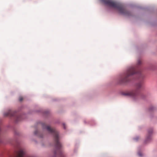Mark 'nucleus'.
Wrapping results in <instances>:
<instances>
[{
	"label": "nucleus",
	"mask_w": 157,
	"mask_h": 157,
	"mask_svg": "<svg viewBox=\"0 0 157 157\" xmlns=\"http://www.w3.org/2000/svg\"><path fill=\"white\" fill-rule=\"evenodd\" d=\"M142 64L140 60L138 61L136 66L131 67L128 68L126 72L122 76L120 79L121 83H124L129 81V77L134 74L137 73L139 75V78L141 79L139 82L136 85V89L130 91H126L122 93L123 95L131 97L134 98H136L140 94V90L142 88L143 86V81L142 80L144 77L143 75L141 74L140 66Z\"/></svg>",
	"instance_id": "f257e3e1"
},
{
	"label": "nucleus",
	"mask_w": 157,
	"mask_h": 157,
	"mask_svg": "<svg viewBox=\"0 0 157 157\" xmlns=\"http://www.w3.org/2000/svg\"><path fill=\"white\" fill-rule=\"evenodd\" d=\"M42 125L43 129H46L49 133L53 136L54 145L56 149L54 152L55 154L58 155L59 157H64L63 152L60 149L62 145L59 141V134L58 132L55 129L51 128L50 126L47 125L45 123H42Z\"/></svg>",
	"instance_id": "f03ea898"
},
{
	"label": "nucleus",
	"mask_w": 157,
	"mask_h": 157,
	"mask_svg": "<svg viewBox=\"0 0 157 157\" xmlns=\"http://www.w3.org/2000/svg\"><path fill=\"white\" fill-rule=\"evenodd\" d=\"M34 134L35 135H37V136H39L40 137H43V136L42 135H40L38 134V131H36L34 132Z\"/></svg>",
	"instance_id": "423d86ee"
},
{
	"label": "nucleus",
	"mask_w": 157,
	"mask_h": 157,
	"mask_svg": "<svg viewBox=\"0 0 157 157\" xmlns=\"http://www.w3.org/2000/svg\"><path fill=\"white\" fill-rule=\"evenodd\" d=\"M138 155H140V156H141V154L140 153H138Z\"/></svg>",
	"instance_id": "1a4fd4ad"
},
{
	"label": "nucleus",
	"mask_w": 157,
	"mask_h": 157,
	"mask_svg": "<svg viewBox=\"0 0 157 157\" xmlns=\"http://www.w3.org/2000/svg\"><path fill=\"white\" fill-rule=\"evenodd\" d=\"M23 100V98L22 97H19V100L20 101H22Z\"/></svg>",
	"instance_id": "0eeeda50"
},
{
	"label": "nucleus",
	"mask_w": 157,
	"mask_h": 157,
	"mask_svg": "<svg viewBox=\"0 0 157 157\" xmlns=\"http://www.w3.org/2000/svg\"><path fill=\"white\" fill-rule=\"evenodd\" d=\"M104 5L109 7L116 9L121 14L129 16L130 12L127 11L121 4L112 0H101Z\"/></svg>",
	"instance_id": "7ed1b4c3"
},
{
	"label": "nucleus",
	"mask_w": 157,
	"mask_h": 157,
	"mask_svg": "<svg viewBox=\"0 0 157 157\" xmlns=\"http://www.w3.org/2000/svg\"><path fill=\"white\" fill-rule=\"evenodd\" d=\"M4 115L6 117L10 116L12 117L15 116L16 118V121L17 122L21 120L22 117L21 115L17 116L15 114V111H13L11 110H9L7 112L5 113Z\"/></svg>",
	"instance_id": "20e7f679"
},
{
	"label": "nucleus",
	"mask_w": 157,
	"mask_h": 157,
	"mask_svg": "<svg viewBox=\"0 0 157 157\" xmlns=\"http://www.w3.org/2000/svg\"><path fill=\"white\" fill-rule=\"evenodd\" d=\"M65 125V124H63V127H64V128L65 129L66 128Z\"/></svg>",
	"instance_id": "6e6552de"
},
{
	"label": "nucleus",
	"mask_w": 157,
	"mask_h": 157,
	"mask_svg": "<svg viewBox=\"0 0 157 157\" xmlns=\"http://www.w3.org/2000/svg\"><path fill=\"white\" fill-rule=\"evenodd\" d=\"M152 132V129L149 130L148 131V136L147 138V140H149L150 139V135Z\"/></svg>",
	"instance_id": "39448f33"
}]
</instances>
